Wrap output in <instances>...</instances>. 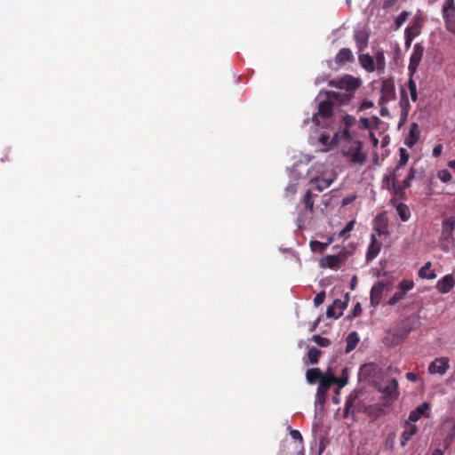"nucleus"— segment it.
Masks as SVG:
<instances>
[{"label": "nucleus", "instance_id": "f257e3e1", "mask_svg": "<svg viewBox=\"0 0 455 455\" xmlns=\"http://www.w3.org/2000/svg\"><path fill=\"white\" fill-rule=\"evenodd\" d=\"M355 122L353 116L344 115L339 120V130L333 133L332 141L337 143L340 155L349 164L363 166L367 161V153L363 150V142L350 131Z\"/></svg>", "mask_w": 455, "mask_h": 455}, {"label": "nucleus", "instance_id": "f03ea898", "mask_svg": "<svg viewBox=\"0 0 455 455\" xmlns=\"http://www.w3.org/2000/svg\"><path fill=\"white\" fill-rule=\"evenodd\" d=\"M305 173L308 177L311 186L319 192L329 188L337 178L335 172L323 163L316 162L308 168L307 163L300 161L295 164L290 171L291 180L285 188L286 196H292L296 194L297 180L302 178Z\"/></svg>", "mask_w": 455, "mask_h": 455}, {"label": "nucleus", "instance_id": "7ed1b4c3", "mask_svg": "<svg viewBox=\"0 0 455 455\" xmlns=\"http://www.w3.org/2000/svg\"><path fill=\"white\" fill-rule=\"evenodd\" d=\"M318 102V110L312 116V123L316 127H325L329 124L332 117V103L339 102V92H320L316 98Z\"/></svg>", "mask_w": 455, "mask_h": 455}, {"label": "nucleus", "instance_id": "20e7f679", "mask_svg": "<svg viewBox=\"0 0 455 455\" xmlns=\"http://www.w3.org/2000/svg\"><path fill=\"white\" fill-rule=\"evenodd\" d=\"M329 85L346 91L345 92H339V103L342 104L350 100L354 92L360 85V80L352 76L346 75L329 81Z\"/></svg>", "mask_w": 455, "mask_h": 455}, {"label": "nucleus", "instance_id": "39448f33", "mask_svg": "<svg viewBox=\"0 0 455 455\" xmlns=\"http://www.w3.org/2000/svg\"><path fill=\"white\" fill-rule=\"evenodd\" d=\"M455 228V218L449 217L442 223V231L440 235V246L448 251L450 244L453 242V231Z\"/></svg>", "mask_w": 455, "mask_h": 455}, {"label": "nucleus", "instance_id": "423d86ee", "mask_svg": "<svg viewBox=\"0 0 455 455\" xmlns=\"http://www.w3.org/2000/svg\"><path fill=\"white\" fill-rule=\"evenodd\" d=\"M391 290V283L387 280H379L378 281L371 289L370 292V303L371 306L375 307L378 306L384 295V293L387 292Z\"/></svg>", "mask_w": 455, "mask_h": 455}, {"label": "nucleus", "instance_id": "0eeeda50", "mask_svg": "<svg viewBox=\"0 0 455 455\" xmlns=\"http://www.w3.org/2000/svg\"><path fill=\"white\" fill-rule=\"evenodd\" d=\"M442 16L448 31L455 33V1L444 0L442 6Z\"/></svg>", "mask_w": 455, "mask_h": 455}, {"label": "nucleus", "instance_id": "6e6552de", "mask_svg": "<svg viewBox=\"0 0 455 455\" xmlns=\"http://www.w3.org/2000/svg\"><path fill=\"white\" fill-rule=\"evenodd\" d=\"M349 300L348 293L344 296V300L335 299L331 305L327 307L326 315L329 318L338 319L343 314L344 309L347 307Z\"/></svg>", "mask_w": 455, "mask_h": 455}, {"label": "nucleus", "instance_id": "1a4fd4ad", "mask_svg": "<svg viewBox=\"0 0 455 455\" xmlns=\"http://www.w3.org/2000/svg\"><path fill=\"white\" fill-rule=\"evenodd\" d=\"M423 54H424L423 45L420 43L415 44L412 48V52L410 57V62H409V66H408V70H409V73L411 76H412L416 72V70L422 60Z\"/></svg>", "mask_w": 455, "mask_h": 455}, {"label": "nucleus", "instance_id": "9d476101", "mask_svg": "<svg viewBox=\"0 0 455 455\" xmlns=\"http://www.w3.org/2000/svg\"><path fill=\"white\" fill-rule=\"evenodd\" d=\"M408 161H409V154L407 153V150L401 148L399 149V161H398L396 169L394 170L393 172H391L389 173V175H387L384 178V182H387V183L392 182L393 187H395V181L397 179V172H398L399 169L401 167L406 165Z\"/></svg>", "mask_w": 455, "mask_h": 455}, {"label": "nucleus", "instance_id": "9b49d317", "mask_svg": "<svg viewBox=\"0 0 455 455\" xmlns=\"http://www.w3.org/2000/svg\"><path fill=\"white\" fill-rule=\"evenodd\" d=\"M431 404L428 402H425L414 410H412L408 417V421L415 424L421 418L430 417Z\"/></svg>", "mask_w": 455, "mask_h": 455}, {"label": "nucleus", "instance_id": "f8f14e48", "mask_svg": "<svg viewBox=\"0 0 455 455\" xmlns=\"http://www.w3.org/2000/svg\"><path fill=\"white\" fill-rule=\"evenodd\" d=\"M450 368L449 359L447 357H439L435 359L428 366L430 374L444 375Z\"/></svg>", "mask_w": 455, "mask_h": 455}, {"label": "nucleus", "instance_id": "ddd939ff", "mask_svg": "<svg viewBox=\"0 0 455 455\" xmlns=\"http://www.w3.org/2000/svg\"><path fill=\"white\" fill-rule=\"evenodd\" d=\"M455 286V277L451 274L445 275L437 281L435 288L442 294L450 292Z\"/></svg>", "mask_w": 455, "mask_h": 455}, {"label": "nucleus", "instance_id": "4468645a", "mask_svg": "<svg viewBox=\"0 0 455 455\" xmlns=\"http://www.w3.org/2000/svg\"><path fill=\"white\" fill-rule=\"evenodd\" d=\"M419 431L416 424H413L408 420L405 421L403 430L401 434L400 443L401 446H405L406 443L415 435Z\"/></svg>", "mask_w": 455, "mask_h": 455}, {"label": "nucleus", "instance_id": "2eb2a0df", "mask_svg": "<svg viewBox=\"0 0 455 455\" xmlns=\"http://www.w3.org/2000/svg\"><path fill=\"white\" fill-rule=\"evenodd\" d=\"M354 38L359 52H363L368 45L369 32L364 29H355Z\"/></svg>", "mask_w": 455, "mask_h": 455}, {"label": "nucleus", "instance_id": "dca6fc26", "mask_svg": "<svg viewBox=\"0 0 455 455\" xmlns=\"http://www.w3.org/2000/svg\"><path fill=\"white\" fill-rule=\"evenodd\" d=\"M339 381V378L335 376V373L331 368H328L327 371L323 373V378L319 380L318 387L325 390H329L331 384Z\"/></svg>", "mask_w": 455, "mask_h": 455}, {"label": "nucleus", "instance_id": "f3484780", "mask_svg": "<svg viewBox=\"0 0 455 455\" xmlns=\"http://www.w3.org/2000/svg\"><path fill=\"white\" fill-rule=\"evenodd\" d=\"M357 397H358V393L355 390L351 392L350 395L347 396V401H346V405H345L346 416L348 413L354 414L359 411V409L357 408Z\"/></svg>", "mask_w": 455, "mask_h": 455}, {"label": "nucleus", "instance_id": "a211bd4d", "mask_svg": "<svg viewBox=\"0 0 455 455\" xmlns=\"http://www.w3.org/2000/svg\"><path fill=\"white\" fill-rule=\"evenodd\" d=\"M395 95V86L391 81H384L381 87V100L389 101L394 99Z\"/></svg>", "mask_w": 455, "mask_h": 455}, {"label": "nucleus", "instance_id": "6ab92c4d", "mask_svg": "<svg viewBox=\"0 0 455 455\" xmlns=\"http://www.w3.org/2000/svg\"><path fill=\"white\" fill-rule=\"evenodd\" d=\"M422 20L420 18H416L412 25L407 27L404 31V36H410L415 38L421 33Z\"/></svg>", "mask_w": 455, "mask_h": 455}, {"label": "nucleus", "instance_id": "aec40b11", "mask_svg": "<svg viewBox=\"0 0 455 455\" xmlns=\"http://www.w3.org/2000/svg\"><path fill=\"white\" fill-rule=\"evenodd\" d=\"M358 60L361 66L368 72L376 71L374 59L369 54H360Z\"/></svg>", "mask_w": 455, "mask_h": 455}, {"label": "nucleus", "instance_id": "412c9836", "mask_svg": "<svg viewBox=\"0 0 455 455\" xmlns=\"http://www.w3.org/2000/svg\"><path fill=\"white\" fill-rule=\"evenodd\" d=\"M354 59L353 53L349 48H342L337 53L335 57V61L338 64H345L347 62L352 61Z\"/></svg>", "mask_w": 455, "mask_h": 455}, {"label": "nucleus", "instance_id": "4be33fe9", "mask_svg": "<svg viewBox=\"0 0 455 455\" xmlns=\"http://www.w3.org/2000/svg\"><path fill=\"white\" fill-rule=\"evenodd\" d=\"M323 373L319 368H310L306 372L307 381L311 385L315 384L323 378Z\"/></svg>", "mask_w": 455, "mask_h": 455}, {"label": "nucleus", "instance_id": "5701e85b", "mask_svg": "<svg viewBox=\"0 0 455 455\" xmlns=\"http://www.w3.org/2000/svg\"><path fill=\"white\" fill-rule=\"evenodd\" d=\"M431 262H427L419 270V276L423 279L433 280L436 277V273L435 270L431 269Z\"/></svg>", "mask_w": 455, "mask_h": 455}, {"label": "nucleus", "instance_id": "b1692460", "mask_svg": "<svg viewBox=\"0 0 455 455\" xmlns=\"http://www.w3.org/2000/svg\"><path fill=\"white\" fill-rule=\"evenodd\" d=\"M382 392L389 396L391 399H395L398 396V383L393 379L388 384L383 388Z\"/></svg>", "mask_w": 455, "mask_h": 455}, {"label": "nucleus", "instance_id": "393cba45", "mask_svg": "<svg viewBox=\"0 0 455 455\" xmlns=\"http://www.w3.org/2000/svg\"><path fill=\"white\" fill-rule=\"evenodd\" d=\"M380 250V243L377 241L374 235L371 236V243L368 247L366 258L371 260L377 257Z\"/></svg>", "mask_w": 455, "mask_h": 455}, {"label": "nucleus", "instance_id": "a878e982", "mask_svg": "<svg viewBox=\"0 0 455 455\" xmlns=\"http://www.w3.org/2000/svg\"><path fill=\"white\" fill-rule=\"evenodd\" d=\"M419 139V131L417 124H412L406 138V145L412 147Z\"/></svg>", "mask_w": 455, "mask_h": 455}, {"label": "nucleus", "instance_id": "bb28decb", "mask_svg": "<svg viewBox=\"0 0 455 455\" xmlns=\"http://www.w3.org/2000/svg\"><path fill=\"white\" fill-rule=\"evenodd\" d=\"M340 259L335 255H327L321 259V266L323 267L335 268L339 265Z\"/></svg>", "mask_w": 455, "mask_h": 455}, {"label": "nucleus", "instance_id": "cd10ccee", "mask_svg": "<svg viewBox=\"0 0 455 455\" xmlns=\"http://www.w3.org/2000/svg\"><path fill=\"white\" fill-rule=\"evenodd\" d=\"M375 67L378 73L382 74L385 71L386 68V59L385 54L382 50L377 51L375 53Z\"/></svg>", "mask_w": 455, "mask_h": 455}, {"label": "nucleus", "instance_id": "c85d7f7f", "mask_svg": "<svg viewBox=\"0 0 455 455\" xmlns=\"http://www.w3.org/2000/svg\"><path fill=\"white\" fill-rule=\"evenodd\" d=\"M301 204L304 207L305 213L312 214L313 213V206H314V199L312 197V194L310 190H307L303 196L301 201Z\"/></svg>", "mask_w": 455, "mask_h": 455}, {"label": "nucleus", "instance_id": "c756f323", "mask_svg": "<svg viewBox=\"0 0 455 455\" xmlns=\"http://www.w3.org/2000/svg\"><path fill=\"white\" fill-rule=\"evenodd\" d=\"M347 346H346V353L351 352L355 348L359 342L358 334L355 331L350 332L347 337Z\"/></svg>", "mask_w": 455, "mask_h": 455}, {"label": "nucleus", "instance_id": "7c9ffc66", "mask_svg": "<svg viewBox=\"0 0 455 455\" xmlns=\"http://www.w3.org/2000/svg\"><path fill=\"white\" fill-rule=\"evenodd\" d=\"M333 136L331 138L329 134L322 133L319 137V142L324 147L323 151H328L333 147H337V143L333 142Z\"/></svg>", "mask_w": 455, "mask_h": 455}, {"label": "nucleus", "instance_id": "2f4dec72", "mask_svg": "<svg viewBox=\"0 0 455 455\" xmlns=\"http://www.w3.org/2000/svg\"><path fill=\"white\" fill-rule=\"evenodd\" d=\"M321 355V351L315 347H310L307 353V361L306 363L315 364L319 361V357Z\"/></svg>", "mask_w": 455, "mask_h": 455}, {"label": "nucleus", "instance_id": "473e14b6", "mask_svg": "<svg viewBox=\"0 0 455 455\" xmlns=\"http://www.w3.org/2000/svg\"><path fill=\"white\" fill-rule=\"evenodd\" d=\"M396 212L403 221H407L411 216L410 209L403 204H399L397 205Z\"/></svg>", "mask_w": 455, "mask_h": 455}, {"label": "nucleus", "instance_id": "72a5a7b5", "mask_svg": "<svg viewBox=\"0 0 455 455\" xmlns=\"http://www.w3.org/2000/svg\"><path fill=\"white\" fill-rule=\"evenodd\" d=\"M332 242V239L330 238L327 243H322L319 241H312L310 243L311 250L315 252H323L326 247Z\"/></svg>", "mask_w": 455, "mask_h": 455}, {"label": "nucleus", "instance_id": "f704fd0d", "mask_svg": "<svg viewBox=\"0 0 455 455\" xmlns=\"http://www.w3.org/2000/svg\"><path fill=\"white\" fill-rule=\"evenodd\" d=\"M327 390L322 389L320 387H317L316 394H315V406L323 405L325 402Z\"/></svg>", "mask_w": 455, "mask_h": 455}, {"label": "nucleus", "instance_id": "c9c22d12", "mask_svg": "<svg viewBox=\"0 0 455 455\" xmlns=\"http://www.w3.org/2000/svg\"><path fill=\"white\" fill-rule=\"evenodd\" d=\"M418 173V171L414 168H411L409 174L407 178L403 181L402 183V188H407L411 186V181L416 179V175Z\"/></svg>", "mask_w": 455, "mask_h": 455}, {"label": "nucleus", "instance_id": "e433bc0d", "mask_svg": "<svg viewBox=\"0 0 455 455\" xmlns=\"http://www.w3.org/2000/svg\"><path fill=\"white\" fill-rule=\"evenodd\" d=\"M443 429L448 431V436L451 439L455 435V420L451 419L444 422Z\"/></svg>", "mask_w": 455, "mask_h": 455}, {"label": "nucleus", "instance_id": "4c0bfd02", "mask_svg": "<svg viewBox=\"0 0 455 455\" xmlns=\"http://www.w3.org/2000/svg\"><path fill=\"white\" fill-rule=\"evenodd\" d=\"M414 287V282L412 280H403L398 284L399 291L404 292L405 294L412 290Z\"/></svg>", "mask_w": 455, "mask_h": 455}, {"label": "nucleus", "instance_id": "58836bf2", "mask_svg": "<svg viewBox=\"0 0 455 455\" xmlns=\"http://www.w3.org/2000/svg\"><path fill=\"white\" fill-rule=\"evenodd\" d=\"M408 89L411 100L416 101L418 100L417 85L415 81L411 78L408 81Z\"/></svg>", "mask_w": 455, "mask_h": 455}, {"label": "nucleus", "instance_id": "ea45409f", "mask_svg": "<svg viewBox=\"0 0 455 455\" xmlns=\"http://www.w3.org/2000/svg\"><path fill=\"white\" fill-rule=\"evenodd\" d=\"M436 176L443 183H448L451 180V174L446 169L439 170Z\"/></svg>", "mask_w": 455, "mask_h": 455}, {"label": "nucleus", "instance_id": "a19ab883", "mask_svg": "<svg viewBox=\"0 0 455 455\" xmlns=\"http://www.w3.org/2000/svg\"><path fill=\"white\" fill-rule=\"evenodd\" d=\"M411 12L407 11L402 12L395 19L396 28H399L409 18Z\"/></svg>", "mask_w": 455, "mask_h": 455}, {"label": "nucleus", "instance_id": "79ce46f5", "mask_svg": "<svg viewBox=\"0 0 455 455\" xmlns=\"http://www.w3.org/2000/svg\"><path fill=\"white\" fill-rule=\"evenodd\" d=\"M405 297V293L399 291L397 292H395L387 301V304L390 305V306H394L395 305L396 303H398L400 300L403 299V298Z\"/></svg>", "mask_w": 455, "mask_h": 455}, {"label": "nucleus", "instance_id": "37998d69", "mask_svg": "<svg viewBox=\"0 0 455 455\" xmlns=\"http://www.w3.org/2000/svg\"><path fill=\"white\" fill-rule=\"evenodd\" d=\"M313 340L319 346V347H328L331 344V341L327 338H323L320 335H314Z\"/></svg>", "mask_w": 455, "mask_h": 455}, {"label": "nucleus", "instance_id": "c03bdc74", "mask_svg": "<svg viewBox=\"0 0 455 455\" xmlns=\"http://www.w3.org/2000/svg\"><path fill=\"white\" fill-rule=\"evenodd\" d=\"M355 226V220L349 221L346 227L340 231L339 235L341 237L347 238L348 236V233L352 231Z\"/></svg>", "mask_w": 455, "mask_h": 455}, {"label": "nucleus", "instance_id": "a18cd8bd", "mask_svg": "<svg viewBox=\"0 0 455 455\" xmlns=\"http://www.w3.org/2000/svg\"><path fill=\"white\" fill-rule=\"evenodd\" d=\"M324 299H325V293L323 291L316 294V296L315 297L314 299V303L316 307L320 306L321 304L323 303L324 301Z\"/></svg>", "mask_w": 455, "mask_h": 455}, {"label": "nucleus", "instance_id": "49530a36", "mask_svg": "<svg viewBox=\"0 0 455 455\" xmlns=\"http://www.w3.org/2000/svg\"><path fill=\"white\" fill-rule=\"evenodd\" d=\"M342 373H343V376L341 378H339V381L336 382L340 387H344L348 382V378H347V369H343Z\"/></svg>", "mask_w": 455, "mask_h": 455}, {"label": "nucleus", "instance_id": "de8ad7c7", "mask_svg": "<svg viewBox=\"0 0 455 455\" xmlns=\"http://www.w3.org/2000/svg\"><path fill=\"white\" fill-rule=\"evenodd\" d=\"M290 435L294 439V440H298L299 442H302V435L301 434L299 433V431L298 430H291L290 431Z\"/></svg>", "mask_w": 455, "mask_h": 455}, {"label": "nucleus", "instance_id": "09e8293b", "mask_svg": "<svg viewBox=\"0 0 455 455\" xmlns=\"http://www.w3.org/2000/svg\"><path fill=\"white\" fill-rule=\"evenodd\" d=\"M442 151H443V145L442 144L436 145L434 148L433 152H432L433 156L438 157L442 154Z\"/></svg>", "mask_w": 455, "mask_h": 455}, {"label": "nucleus", "instance_id": "8fccbe9b", "mask_svg": "<svg viewBox=\"0 0 455 455\" xmlns=\"http://www.w3.org/2000/svg\"><path fill=\"white\" fill-rule=\"evenodd\" d=\"M361 312H362L361 305L359 302H357L354 307L353 315H354V316H357L361 314Z\"/></svg>", "mask_w": 455, "mask_h": 455}, {"label": "nucleus", "instance_id": "3c124183", "mask_svg": "<svg viewBox=\"0 0 455 455\" xmlns=\"http://www.w3.org/2000/svg\"><path fill=\"white\" fill-rule=\"evenodd\" d=\"M413 41L410 36H404V44L406 48H409Z\"/></svg>", "mask_w": 455, "mask_h": 455}, {"label": "nucleus", "instance_id": "603ef678", "mask_svg": "<svg viewBox=\"0 0 455 455\" xmlns=\"http://www.w3.org/2000/svg\"><path fill=\"white\" fill-rule=\"evenodd\" d=\"M373 106L372 102L371 101H368V100H365L362 103L360 108L361 109H365V108H370Z\"/></svg>", "mask_w": 455, "mask_h": 455}, {"label": "nucleus", "instance_id": "864d4df0", "mask_svg": "<svg viewBox=\"0 0 455 455\" xmlns=\"http://www.w3.org/2000/svg\"><path fill=\"white\" fill-rule=\"evenodd\" d=\"M406 378H407V379H408V380H410V381H416V380H417V376H416V374H415V373H413V372H408V373L406 374Z\"/></svg>", "mask_w": 455, "mask_h": 455}, {"label": "nucleus", "instance_id": "5fc2aeb1", "mask_svg": "<svg viewBox=\"0 0 455 455\" xmlns=\"http://www.w3.org/2000/svg\"><path fill=\"white\" fill-rule=\"evenodd\" d=\"M360 122L362 123V125H363V128H368L369 127L370 122H369L368 118H361Z\"/></svg>", "mask_w": 455, "mask_h": 455}, {"label": "nucleus", "instance_id": "6e6d98bb", "mask_svg": "<svg viewBox=\"0 0 455 455\" xmlns=\"http://www.w3.org/2000/svg\"><path fill=\"white\" fill-rule=\"evenodd\" d=\"M356 283H357V277L355 275H354L351 279V283H350L352 290L355 289Z\"/></svg>", "mask_w": 455, "mask_h": 455}, {"label": "nucleus", "instance_id": "4d7b16f0", "mask_svg": "<svg viewBox=\"0 0 455 455\" xmlns=\"http://www.w3.org/2000/svg\"><path fill=\"white\" fill-rule=\"evenodd\" d=\"M448 166L455 171V160L450 161Z\"/></svg>", "mask_w": 455, "mask_h": 455}, {"label": "nucleus", "instance_id": "13d9d810", "mask_svg": "<svg viewBox=\"0 0 455 455\" xmlns=\"http://www.w3.org/2000/svg\"><path fill=\"white\" fill-rule=\"evenodd\" d=\"M432 455H443V451H442V450H440V449H435V450L433 451Z\"/></svg>", "mask_w": 455, "mask_h": 455}, {"label": "nucleus", "instance_id": "bf43d9fd", "mask_svg": "<svg viewBox=\"0 0 455 455\" xmlns=\"http://www.w3.org/2000/svg\"><path fill=\"white\" fill-rule=\"evenodd\" d=\"M318 323H319V319H317V320L313 323V326H312V328H311V331H313V330H315V327H316V325L318 324Z\"/></svg>", "mask_w": 455, "mask_h": 455}, {"label": "nucleus", "instance_id": "052dcab7", "mask_svg": "<svg viewBox=\"0 0 455 455\" xmlns=\"http://www.w3.org/2000/svg\"><path fill=\"white\" fill-rule=\"evenodd\" d=\"M351 201H352V199H350V198H345V199L343 200V204H348V203H350Z\"/></svg>", "mask_w": 455, "mask_h": 455}, {"label": "nucleus", "instance_id": "680f3d73", "mask_svg": "<svg viewBox=\"0 0 455 455\" xmlns=\"http://www.w3.org/2000/svg\"><path fill=\"white\" fill-rule=\"evenodd\" d=\"M298 220H299V223L304 220V217H303V215L301 213H299Z\"/></svg>", "mask_w": 455, "mask_h": 455}, {"label": "nucleus", "instance_id": "e2e57ef3", "mask_svg": "<svg viewBox=\"0 0 455 455\" xmlns=\"http://www.w3.org/2000/svg\"><path fill=\"white\" fill-rule=\"evenodd\" d=\"M395 51H396L397 52H400V48H399V45H398V44H395Z\"/></svg>", "mask_w": 455, "mask_h": 455}, {"label": "nucleus", "instance_id": "0e129e2a", "mask_svg": "<svg viewBox=\"0 0 455 455\" xmlns=\"http://www.w3.org/2000/svg\"><path fill=\"white\" fill-rule=\"evenodd\" d=\"M297 455H304V451H303V450H301L300 451H299V452H298V454H297Z\"/></svg>", "mask_w": 455, "mask_h": 455}, {"label": "nucleus", "instance_id": "69168bd1", "mask_svg": "<svg viewBox=\"0 0 455 455\" xmlns=\"http://www.w3.org/2000/svg\"><path fill=\"white\" fill-rule=\"evenodd\" d=\"M305 158L307 159V163L309 162V158H307V156H305Z\"/></svg>", "mask_w": 455, "mask_h": 455}]
</instances>
